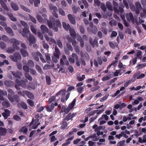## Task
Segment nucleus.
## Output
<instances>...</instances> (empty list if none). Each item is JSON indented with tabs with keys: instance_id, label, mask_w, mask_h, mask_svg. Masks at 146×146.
<instances>
[{
	"instance_id": "f257e3e1",
	"label": "nucleus",
	"mask_w": 146,
	"mask_h": 146,
	"mask_svg": "<svg viewBox=\"0 0 146 146\" xmlns=\"http://www.w3.org/2000/svg\"><path fill=\"white\" fill-rule=\"evenodd\" d=\"M12 74L13 75L17 78L16 80V84L15 86V88L17 90H20L19 86H21L23 87H25L26 86V82H27V80H25V81L21 80V82L19 81V79H20V75H21V73L17 72L16 74L14 73V72H12Z\"/></svg>"
},
{
	"instance_id": "f03ea898",
	"label": "nucleus",
	"mask_w": 146,
	"mask_h": 146,
	"mask_svg": "<svg viewBox=\"0 0 146 146\" xmlns=\"http://www.w3.org/2000/svg\"><path fill=\"white\" fill-rule=\"evenodd\" d=\"M9 41L13 44V46L14 48H9L6 49V51L10 53H13L15 51V49L19 50V48L18 46L20 44V41L14 38H12L9 40Z\"/></svg>"
},
{
	"instance_id": "7ed1b4c3",
	"label": "nucleus",
	"mask_w": 146,
	"mask_h": 146,
	"mask_svg": "<svg viewBox=\"0 0 146 146\" xmlns=\"http://www.w3.org/2000/svg\"><path fill=\"white\" fill-rule=\"evenodd\" d=\"M56 23H54L51 20L50 21L48 22V24L50 28L52 29L55 31H57L58 30V27H61V24L59 20H56Z\"/></svg>"
},
{
	"instance_id": "20e7f679",
	"label": "nucleus",
	"mask_w": 146,
	"mask_h": 146,
	"mask_svg": "<svg viewBox=\"0 0 146 146\" xmlns=\"http://www.w3.org/2000/svg\"><path fill=\"white\" fill-rule=\"evenodd\" d=\"M21 23L23 26L25 28L23 30V32L19 31L20 33H21L22 35L24 37H26L27 36V35L29 34L30 33L29 30V27L27 23L23 21H21Z\"/></svg>"
},
{
	"instance_id": "39448f33",
	"label": "nucleus",
	"mask_w": 146,
	"mask_h": 146,
	"mask_svg": "<svg viewBox=\"0 0 146 146\" xmlns=\"http://www.w3.org/2000/svg\"><path fill=\"white\" fill-rule=\"evenodd\" d=\"M9 58L13 61L17 62L18 60H20L21 59V56L19 52H16L13 55L9 56Z\"/></svg>"
},
{
	"instance_id": "423d86ee",
	"label": "nucleus",
	"mask_w": 146,
	"mask_h": 146,
	"mask_svg": "<svg viewBox=\"0 0 146 146\" xmlns=\"http://www.w3.org/2000/svg\"><path fill=\"white\" fill-rule=\"evenodd\" d=\"M38 120L37 119L33 120L32 122L30 124V125H28L29 127V130H31V129H35L36 128L38 125L40 124L39 122L38 123Z\"/></svg>"
},
{
	"instance_id": "0eeeda50",
	"label": "nucleus",
	"mask_w": 146,
	"mask_h": 146,
	"mask_svg": "<svg viewBox=\"0 0 146 146\" xmlns=\"http://www.w3.org/2000/svg\"><path fill=\"white\" fill-rule=\"evenodd\" d=\"M41 55L40 53L39 52H36V53L33 54V56L35 59L36 61H38L39 60V56L40 57V60L43 63L45 62V61L44 59L42 57H41Z\"/></svg>"
},
{
	"instance_id": "6e6552de",
	"label": "nucleus",
	"mask_w": 146,
	"mask_h": 146,
	"mask_svg": "<svg viewBox=\"0 0 146 146\" xmlns=\"http://www.w3.org/2000/svg\"><path fill=\"white\" fill-rule=\"evenodd\" d=\"M23 69L25 71V75L26 78L30 80H31V77L28 74L29 71V67L27 66H24L23 67Z\"/></svg>"
},
{
	"instance_id": "1a4fd4ad",
	"label": "nucleus",
	"mask_w": 146,
	"mask_h": 146,
	"mask_svg": "<svg viewBox=\"0 0 146 146\" xmlns=\"http://www.w3.org/2000/svg\"><path fill=\"white\" fill-rule=\"evenodd\" d=\"M49 8L51 12L54 14V16L56 17L57 18L58 17V15L56 14L55 13L58 11L57 8L55 6L51 4L49 5Z\"/></svg>"
},
{
	"instance_id": "9d476101",
	"label": "nucleus",
	"mask_w": 146,
	"mask_h": 146,
	"mask_svg": "<svg viewBox=\"0 0 146 146\" xmlns=\"http://www.w3.org/2000/svg\"><path fill=\"white\" fill-rule=\"evenodd\" d=\"M42 16L44 18L43 19L42 18L38 15H37L36 18L38 22L41 23H44L46 22H47V20L46 18V15L45 14H44L42 15Z\"/></svg>"
},
{
	"instance_id": "9b49d317",
	"label": "nucleus",
	"mask_w": 146,
	"mask_h": 146,
	"mask_svg": "<svg viewBox=\"0 0 146 146\" xmlns=\"http://www.w3.org/2000/svg\"><path fill=\"white\" fill-rule=\"evenodd\" d=\"M90 28H88V32H91L92 31L93 33L94 34H96L98 31L97 28L95 26H93V24L92 23H90Z\"/></svg>"
},
{
	"instance_id": "f8f14e48",
	"label": "nucleus",
	"mask_w": 146,
	"mask_h": 146,
	"mask_svg": "<svg viewBox=\"0 0 146 146\" xmlns=\"http://www.w3.org/2000/svg\"><path fill=\"white\" fill-rule=\"evenodd\" d=\"M113 4L114 5V9L115 12L116 13L120 12L121 13H123V7H121L119 8V11L117 9L118 5L117 3L115 2H113Z\"/></svg>"
},
{
	"instance_id": "ddd939ff",
	"label": "nucleus",
	"mask_w": 146,
	"mask_h": 146,
	"mask_svg": "<svg viewBox=\"0 0 146 146\" xmlns=\"http://www.w3.org/2000/svg\"><path fill=\"white\" fill-rule=\"evenodd\" d=\"M105 128V127L104 126H100L96 128L95 129V131L97 135L98 136H99L100 135H102L103 134V132L101 131V130Z\"/></svg>"
},
{
	"instance_id": "4468645a",
	"label": "nucleus",
	"mask_w": 146,
	"mask_h": 146,
	"mask_svg": "<svg viewBox=\"0 0 146 146\" xmlns=\"http://www.w3.org/2000/svg\"><path fill=\"white\" fill-rule=\"evenodd\" d=\"M60 62L61 64L62 65H63L64 64V63L67 66L69 64V63L64 55H62V58H61L60 60Z\"/></svg>"
},
{
	"instance_id": "2eb2a0df",
	"label": "nucleus",
	"mask_w": 146,
	"mask_h": 146,
	"mask_svg": "<svg viewBox=\"0 0 146 146\" xmlns=\"http://www.w3.org/2000/svg\"><path fill=\"white\" fill-rule=\"evenodd\" d=\"M66 94V90H60L58 93H57L56 95L58 96L61 95L62 97L61 98V101L62 102H64L65 101V100L63 96H64Z\"/></svg>"
},
{
	"instance_id": "dca6fc26",
	"label": "nucleus",
	"mask_w": 146,
	"mask_h": 146,
	"mask_svg": "<svg viewBox=\"0 0 146 146\" xmlns=\"http://www.w3.org/2000/svg\"><path fill=\"white\" fill-rule=\"evenodd\" d=\"M127 19V21L130 22H131L132 23H133L134 21L133 18V16L132 14L130 13L127 14L126 15Z\"/></svg>"
},
{
	"instance_id": "f3484780",
	"label": "nucleus",
	"mask_w": 146,
	"mask_h": 146,
	"mask_svg": "<svg viewBox=\"0 0 146 146\" xmlns=\"http://www.w3.org/2000/svg\"><path fill=\"white\" fill-rule=\"evenodd\" d=\"M28 40L29 41L30 44L29 45L31 46L32 44L35 43L36 42V39L35 37L33 35H30L29 38H28Z\"/></svg>"
},
{
	"instance_id": "a211bd4d",
	"label": "nucleus",
	"mask_w": 146,
	"mask_h": 146,
	"mask_svg": "<svg viewBox=\"0 0 146 146\" xmlns=\"http://www.w3.org/2000/svg\"><path fill=\"white\" fill-rule=\"evenodd\" d=\"M89 41L91 45L93 47H97L98 46V43L97 42V38H96L93 42H92V39L90 38Z\"/></svg>"
},
{
	"instance_id": "6ab92c4d",
	"label": "nucleus",
	"mask_w": 146,
	"mask_h": 146,
	"mask_svg": "<svg viewBox=\"0 0 146 146\" xmlns=\"http://www.w3.org/2000/svg\"><path fill=\"white\" fill-rule=\"evenodd\" d=\"M24 94H25V96H27L30 99H33L34 98V96L32 93L28 92L27 91H23Z\"/></svg>"
},
{
	"instance_id": "aec40b11",
	"label": "nucleus",
	"mask_w": 146,
	"mask_h": 146,
	"mask_svg": "<svg viewBox=\"0 0 146 146\" xmlns=\"http://www.w3.org/2000/svg\"><path fill=\"white\" fill-rule=\"evenodd\" d=\"M139 74V72H138L137 73H136L134 74L133 76V77L135 78H136L137 79H141L142 78H143L145 76V75L144 74H141L139 76H138L137 77V76Z\"/></svg>"
},
{
	"instance_id": "412c9836",
	"label": "nucleus",
	"mask_w": 146,
	"mask_h": 146,
	"mask_svg": "<svg viewBox=\"0 0 146 146\" xmlns=\"http://www.w3.org/2000/svg\"><path fill=\"white\" fill-rule=\"evenodd\" d=\"M29 125H26L23 127L19 130L20 132H23L24 133H26L28 129L29 128Z\"/></svg>"
},
{
	"instance_id": "4be33fe9",
	"label": "nucleus",
	"mask_w": 146,
	"mask_h": 146,
	"mask_svg": "<svg viewBox=\"0 0 146 146\" xmlns=\"http://www.w3.org/2000/svg\"><path fill=\"white\" fill-rule=\"evenodd\" d=\"M8 92H9L8 94V98L10 100V101L11 102H14V99H13L11 97V95H13V94L14 92L11 89H9L8 90Z\"/></svg>"
},
{
	"instance_id": "5701e85b",
	"label": "nucleus",
	"mask_w": 146,
	"mask_h": 146,
	"mask_svg": "<svg viewBox=\"0 0 146 146\" xmlns=\"http://www.w3.org/2000/svg\"><path fill=\"white\" fill-rule=\"evenodd\" d=\"M45 37L46 40L47 41H49V43L50 44H56V42L54 39L51 38H49L47 36H45Z\"/></svg>"
},
{
	"instance_id": "b1692460",
	"label": "nucleus",
	"mask_w": 146,
	"mask_h": 146,
	"mask_svg": "<svg viewBox=\"0 0 146 146\" xmlns=\"http://www.w3.org/2000/svg\"><path fill=\"white\" fill-rule=\"evenodd\" d=\"M135 6L136 8V13L139 14L140 11L141 10V6L140 4L138 2H137L135 3Z\"/></svg>"
},
{
	"instance_id": "393cba45",
	"label": "nucleus",
	"mask_w": 146,
	"mask_h": 146,
	"mask_svg": "<svg viewBox=\"0 0 146 146\" xmlns=\"http://www.w3.org/2000/svg\"><path fill=\"white\" fill-rule=\"evenodd\" d=\"M40 29L42 32L43 33H46L48 32V29L44 25H42L40 26Z\"/></svg>"
},
{
	"instance_id": "a878e982",
	"label": "nucleus",
	"mask_w": 146,
	"mask_h": 146,
	"mask_svg": "<svg viewBox=\"0 0 146 146\" xmlns=\"http://www.w3.org/2000/svg\"><path fill=\"white\" fill-rule=\"evenodd\" d=\"M60 54V52L57 47H55V51L54 52V56L55 57L59 58V56Z\"/></svg>"
},
{
	"instance_id": "bb28decb",
	"label": "nucleus",
	"mask_w": 146,
	"mask_h": 146,
	"mask_svg": "<svg viewBox=\"0 0 146 146\" xmlns=\"http://www.w3.org/2000/svg\"><path fill=\"white\" fill-rule=\"evenodd\" d=\"M68 17L70 22L72 24H75V20L72 15L71 14H69L68 15Z\"/></svg>"
},
{
	"instance_id": "cd10ccee",
	"label": "nucleus",
	"mask_w": 146,
	"mask_h": 146,
	"mask_svg": "<svg viewBox=\"0 0 146 146\" xmlns=\"http://www.w3.org/2000/svg\"><path fill=\"white\" fill-rule=\"evenodd\" d=\"M5 112L2 113L3 116L5 117V119H6L8 116L10 114V111L7 110H5Z\"/></svg>"
},
{
	"instance_id": "c85d7f7f",
	"label": "nucleus",
	"mask_w": 146,
	"mask_h": 146,
	"mask_svg": "<svg viewBox=\"0 0 146 146\" xmlns=\"http://www.w3.org/2000/svg\"><path fill=\"white\" fill-rule=\"evenodd\" d=\"M71 110L68 107L66 108H65V106H62V108L61 110V112H64L66 113H68Z\"/></svg>"
},
{
	"instance_id": "c756f323",
	"label": "nucleus",
	"mask_w": 146,
	"mask_h": 146,
	"mask_svg": "<svg viewBox=\"0 0 146 146\" xmlns=\"http://www.w3.org/2000/svg\"><path fill=\"white\" fill-rule=\"evenodd\" d=\"M7 94V93L6 92H3L2 90H0V100H4V98H3V96L6 95Z\"/></svg>"
},
{
	"instance_id": "7c9ffc66",
	"label": "nucleus",
	"mask_w": 146,
	"mask_h": 146,
	"mask_svg": "<svg viewBox=\"0 0 146 146\" xmlns=\"http://www.w3.org/2000/svg\"><path fill=\"white\" fill-rule=\"evenodd\" d=\"M54 108V105L53 103H52L50 106L48 105L47 106L46 110L47 111L50 112Z\"/></svg>"
},
{
	"instance_id": "2f4dec72",
	"label": "nucleus",
	"mask_w": 146,
	"mask_h": 146,
	"mask_svg": "<svg viewBox=\"0 0 146 146\" xmlns=\"http://www.w3.org/2000/svg\"><path fill=\"white\" fill-rule=\"evenodd\" d=\"M20 51L23 56L25 57L28 56V55L27 52L24 49H21Z\"/></svg>"
},
{
	"instance_id": "473e14b6",
	"label": "nucleus",
	"mask_w": 146,
	"mask_h": 146,
	"mask_svg": "<svg viewBox=\"0 0 146 146\" xmlns=\"http://www.w3.org/2000/svg\"><path fill=\"white\" fill-rule=\"evenodd\" d=\"M76 101L75 99H74L71 103L68 106V107L69 108L70 110H71L72 109L73 107H74L75 103H76Z\"/></svg>"
},
{
	"instance_id": "72a5a7b5",
	"label": "nucleus",
	"mask_w": 146,
	"mask_h": 146,
	"mask_svg": "<svg viewBox=\"0 0 146 146\" xmlns=\"http://www.w3.org/2000/svg\"><path fill=\"white\" fill-rule=\"evenodd\" d=\"M67 120H65V119H64L63 121L62 124L61 126V127L62 129H65L67 128V123L66 122Z\"/></svg>"
},
{
	"instance_id": "f704fd0d",
	"label": "nucleus",
	"mask_w": 146,
	"mask_h": 146,
	"mask_svg": "<svg viewBox=\"0 0 146 146\" xmlns=\"http://www.w3.org/2000/svg\"><path fill=\"white\" fill-rule=\"evenodd\" d=\"M5 29L7 32L9 33L11 36H13V35L12 32V30L10 28L8 27H5Z\"/></svg>"
},
{
	"instance_id": "c9c22d12",
	"label": "nucleus",
	"mask_w": 146,
	"mask_h": 146,
	"mask_svg": "<svg viewBox=\"0 0 146 146\" xmlns=\"http://www.w3.org/2000/svg\"><path fill=\"white\" fill-rule=\"evenodd\" d=\"M0 3L2 6L4 8V9L7 11H8L9 9L6 6L4 1L3 0H0Z\"/></svg>"
},
{
	"instance_id": "e433bc0d",
	"label": "nucleus",
	"mask_w": 146,
	"mask_h": 146,
	"mask_svg": "<svg viewBox=\"0 0 146 146\" xmlns=\"http://www.w3.org/2000/svg\"><path fill=\"white\" fill-rule=\"evenodd\" d=\"M7 132L6 129L4 128L0 127V135H3L5 134Z\"/></svg>"
},
{
	"instance_id": "4c0bfd02",
	"label": "nucleus",
	"mask_w": 146,
	"mask_h": 146,
	"mask_svg": "<svg viewBox=\"0 0 146 146\" xmlns=\"http://www.w3.org/2000/svg\"><path fill=\"white\" fill-rule=\"evenodd\" d=\"M62 26L64 28L66 31H68L70 28L69 25L66 24L65 22L62 23Z\"/></svg>"
},
{
	"instance_id": "58836bf2",
	"label": "nucleus",
	"mask_w": 146,
	"mask_h": 146,
	"mask_svg": "<svg viewBox=\"0 0 146 146\" xmlns=\"http://www.w3.org/2000/svg\"><path fill=\"white\" fill-rule=\"evenodd\" d=\"M97 62H98V63L99 64L101 65L102 63V59L100 58H98L97 59V61L96 60H94V64L96 66H98Z\"/></svg>"
},
{
	"instance_id": "ea45409f",
	"label": "nucleus",
	"mask_w": 146,
	"mask_h": 146,
	"mask_svg": "<svg viewBox=\"0 0 146 146\" xmlns=\"http://www.w3.org/2000/svg\"><path fill=\"white\" fill-rule=\"evenodd\" d=\"M70 34L73 38H75L76 36L75 32L74 29H71L70 30Z\"/></svg>"
},
{
	"instance_id": "a19ab883",
	"label": "nucleus",
	"mask_w": 146,
	"mask_h": 146,
	"mask_svg": "<svg viewBox=\"0 0 146 146\" xmlns=\"http://www.w3.org/2000/svg\"><path fill=\"white\" fill-rule=\"evenodd\" d=\"M11 6L13 9L14 10L16 11L19 8L16 4L11 2Z\"/></svg>"
},
{
	"instance_id": "79ce46f5",
	"label": "nucleus",
	"mask_w": 146,
	"mask_h": 146,
	"mask_svg": "<svg viewBox=\"0 0 146 146\" xmlns=\"http://www.w3.org/2000/svg\"><path fill=\"white\" fill-rule=\"evenodd\" d=\"M107 7L108 9L110 11H111L113 10V8L111 4L109 2H107L106 3Z\"/></svg>"
},
{
	"instance_id": "37998d69",
	"label": "nucleus",
	"mask_w": 146,
	"mask_h": 146,
	"mask_svg": "<svg viewBox=\"0 0 146 146\" xmlns=\"http://www.w3.org/2000/svg\"><path fill=\"white\" fill-rule=\"evenodd\" d=\"M68 41L69 42H72V45L75 47V46H77L76 45V42L75 40H72V38H70L68 39Z\"/></svg>"
},
{
	"instance_id": "c03bdc74",
	"label": "nucleus",
	"mask_w": 146,
	"mask_h": 146,
	"mask_svg": "<svg viewBox=\"0 0 146 146\" xmlns=\"http://www.w3.org/2000/svg\"><path fill=\"white\" fill-rule=\"evenodd\" d=\"M146 66V63H143L141 64H139L136 67V68L137 69L139 70Z\"/></svg>"
},
{
	"instance_id": "a18cd8bd",
	"label": "nucleus",
	"mask_w": 146,
	"mask_h": 146,
	"mask_svg": "<svg viewBox=\"0 0 146 146\" xmlns=\"http://www.w3.org/2000/svg\"><path fill=\"white\" fill-rule=\"evenodd\" d=\"M6 47V44L4 42H0V47L2 49H4Z\"/></svg>"
},
{
	"instance_id": "49530a36",
	"label": "nucleus",
	"mask_w": 146,
	"mask_h": 146,
	"mask_svg": "<svg viewBox=\"0 0 146 146\" xmlns=\"http://www.w3.org/2000/svg\"><path fill=\"white\" fill-rule=\"evenodd\" d=\"M122 74L121 73V70H117L114 73V75L115 76H117L119 75H121Z\"/></svg>"
},
{
	"instance_id": "de8ad7c7",
	"label": "nucleus",
	"mask_w": 146,
	"mask_h": 146,
	"mask_svg": "<svg viewBox=\"0 0 146 146\" xmlns=\"http://www.w3.org/2000/svg\"><path fill=\"white\" fill-rule=\"evenodd\" d=\"M142 52L140 50H139L137 52V57L139 59H141L142 58Z\"/></svg>"
},
{
	"instance_id": "09e8293b",
	"label": "nucleus",
	"mask_w": 146,
	"mask_h": 146,
	"mask_svg": "<svg viewBox=\"0 0 146 146\" xmlns=\"http://www.w3.org/2000/svg\"><path fill=\"white\" fill-rule=\"evenodd\" d=\"M3 106L5 108H8L10 106L9 103L7 102H4L2 103Z\"/></svg>"
},
{
	"instance_id": "8fccbe9b",
	"label": "nucleus",
	"mask_w": 146,
	"mask_h": 146,
	"mask_svg": "<svg viewBox=\"0 0 146 146\" xmlns=\"http://www.w3.org/2000/svg\"><path fill=\"white\" fill-rule=\"evenodd\" d=\"M27 102L30 106L33 107L34 106V102L32 100L29 99L27 100Z\"/></svg>"
},
{
	"instance_id": "3c124183",
	"label": "nucleus",
	"mask_w": 146,
	"mask_h": 146,
	"mask_svg": "<svg viewBox=\"0 0 146 146\" xmlns=\"http://www.w3.org/2000/svg\"><path fill=\"white\" fill-rule=\"evenodd\" d=\"M141 17L142 18H144L146 16V11L144 10L143 11V13H141L140 15Z\"/></svg>"
},
{
	"instance_id": "603ef678",
	"label": "nucleus",
	"mask_w": 146,
	"mask_h": 146,
	"mask_svg": "<svg viewBox=\"0 0 146 146\" xmlns=\"http://www.w3.org/2000/svg\"><path fill=\"white\" fill-rule=\"evenodd\" d=\"M132 81V80H129L127 81L124 84V87H127L131 82Z\"/></svg>"
},
{
	"instance_id": "864d4df0",
	"label": "nucleus",
	"mask_w": 146,
	"mask_h": 146,
	"mask_svg": "<svg viewBox=\"0 0 146 146\" xmlns=\"http://www.w3.org/2000/svg\"><path fill=\"white\" fill-rule=\"evenodd\" d=\"M71 113H69L66 117L65 118V120L68 121L72 118L71 117Z\"/></svg>"
},
{
	"instance_id": "5fc2aeb1",
	"label": "nucleus",
	"mask_w": 146,
	"mask_h": 146,
	"mask_svg": "<svg viewBox=\"0 0 146 146\" xmlns=\"http://www.w3.org/2000/svg\"><path fill=\"white\" fill-rule=\"evenodd\" d=\"M31 29L32 31L36 35V29L34 28L33 26H31Z\"/></svg>"
},
{
	"instance_id": "6e6d98bb",
	"label": "nucleus",
	"mask_w": 146,
	"mask_h": 146,
	"mask_svg": "<svg viewBox=\"0 0 146 146\" xmlns=\"http://www.w3.org/2000/svg\"><path fill=\"white\" fill-rule=\"evenodd\" d=\"M137 61L136 58H133L132 60H131L130 61V63L131 64L132 63L134 65L135 64Z\"/></svg>"
},
{
	"instance_id": "4d7b16f0",
	"label": "nucleus",
	"mask_w": 146,
	"mask_h": 146,
	"mask_svg": "<svg viewBox=\"0 0 146 146\" xmlns=\"http://www.w3.org/2000/svg\"><path fill=\"white\" fill-rule=\"evenodd\" d=\"M118 60H115V61L112 63L111 64L109 65L108 66L109 67H110L113 66V67L116 66L117 64V62Z\"/></svg>"
},
{
	"instance_id": "13d9d810",
	"label": "nucleus",
	"mask_w": 146,
	"mask_h": 146,
	"mask_svg": "<svg viewBox=\"0 0 146 146\" xmlns=\"http://www.w3.org/2000/svg\"><path fill=\"white\" fill-rule=\"evenodd\" d=\"M29 18L31 21L35 23H36V19L34 17L30 15H29Z\"/></svg>"
},
{
	"instance_id": "bf43d9fd",
	"label": "nucleus",
	"mask_w": 146,
	"mask_h": 146,
	"mask_svg": "<svg viewBox=\"0 0 146 146\" xmlns=\"http://www.w3.org/2000/svg\"><path fill=\"white\" fill-rule=\"evenodd\" d=\"M108 117L106 115H104L102 116V117L100 118L99 119V120L103 119L104 118L106 120H107L108 119Z\"/></svg>"
},
{
	"instance_id": "052dcab7",
	"label": "nucleus",
	"mask_w": 146,
	"mask_h": 146,
	"mask_svg": "<svg viewBox=\"0 0 146 146\" xmlns=\"http://www.w3.org/2000/svg\"><path fill=\"white\" fill-rule=\"evenodd\" d=\"M2 40L5 42L7 41L9 39L8 37L5 35L2 36Z\"/></svg>"
},
{
	"instance_id": "680f3d73",
	"label": "nucleus",
	"mask_w": 146,
	"mask_h": 146,
	"mask_svg": "<svg viewBox=\"0 0 146 146\" xmlns=\"http://www.w3.org/2000/svg\"><path fill=\"white\" fill-rule=\"evenodd\" d=\"M28 64L31 67H34V64L33 62L31 60H29L28 62Z\"/></svg>"
},
{
	"instance_id": "e2e57ef3",
	"label": "nucleus",
	"mask_w": 146,
	"mask_h": 146,
	"mask_svg": "<svg viewBox=\"0 0 146 146\" xmlns=\"http://www.w3.org/2000/svg\"><path fill=\"white\" fill-rule=\"evenodd\" d=\"M11 20L14 21H17L15 17H13V15L11 14H10L9 15Z\"/></svg>"
},
{
	"instance_id": "0e129e2a",
	"label": "nucleus",
	"mask_w": 146,
	"mask_h": 146,
	"mask_svg": "<svg viewBox=\"0 0 146 146\" xmlns=\"http://www.w3.org/2000/svg\"><path fill=\"white\" fill-rule=\"evenodd\" d=\"M36 67L37 70L38 71V72H39L41 74H42V70L41 69L38 65H36Z\"/></svg>"
},
{
	"instance_id": "69168bd1",
	"label": "nucleus",
	"mask_w": 146,
	"mask_h": 146,
	"mask_svg": "<svg viewBox=\"0 0 146 146\" xmlns=\"http://www.w3.org/2000/svg\"><path fill=\"white\" fill-rule=\"evenodd\" d=\"M100 87L99 86H96L95 87L92 88L91 89V90L92 91L94 92L98 89Z\"/></svg>"
},
{
	"instance_id": "338daca9",
	"label": "nucleus",
	"mask_w": 146,
	"mask_h": 146,
	"mask_svg": "<svg viewBox=\"0 0 146 146\" xmlns=\"http://www.w3.org/2000/svg\"><path fill=\"white\" fill-rule=\"evenodd\" d=\"M84 89L83 87H78L77 89L78 92L80 94H81L82 92V91Z\"/></svg>"
},
{
	"instance_id": "774afa93",
	"label": "nucleus",
	"mask_w": 146,
	"mask_h": 146,
	"mask_svg": "<svg viewBox=\"0 0 146 146\" xmlns=\"http://www.w3.org/2000/svg\"><path fill=\"white\" fill-rule=\"evenodd\" d=\"M125 141L124 140L120 141L117 144V146H122L124 144Z\"/></svg>"
}]
</instances>
